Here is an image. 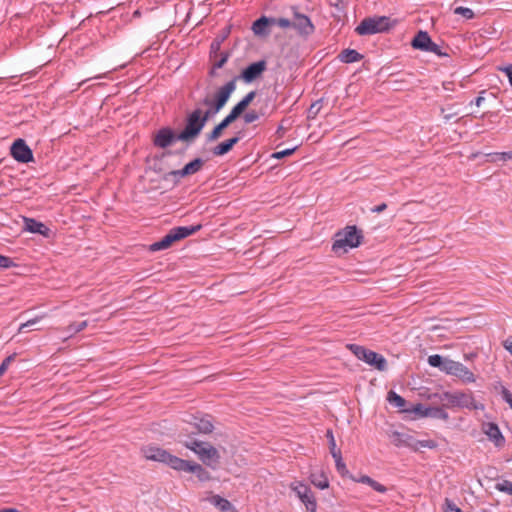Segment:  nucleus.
I'll return each mask as SVG.
<instances>
[{
  "label": "nucleus",
  "mask_w": 512,
  "mask_h": 512,
  "mask_svg": "<svg viewBox=\"0 0 512 512\" xmlns=\"http://www.w3.org/2000/svg\"><path fill=\"white\" fill-rule=\"evenodd\" d=\"M296 149H297V147H293V148H288V149H285V150H282V151L274 152L271 155V157L274 158V159H282L284 157L292 155L295 152Z\"/></svg>",
  "instance_id": "45"
},
{
  "label": "nucleus",
  "mask_w": 512,
  "mask_h": 512,
  "mask_svg": "<svg viewBox=\"0 0 512 512\" xmlns=\"http://www.w3.org/2000/svg\"><path fill=\"white\" fill-rule=\"evenodd\" d=\"M13 266H15V263L10 257L0 254V268L7 269Z\"/></svg>",
  "instance_id": "50"
},
{
  "label": "nucleus",
  "mask_w": 512,
  "mask_h": 512,
  "mask_svg": "<svg viewBox=\"0 0 512 512\" xmlns=\"http://www.w3.org/2000/svg\"><path fill=\"white\" fill-rule=\"evenodd\" d=\"M243 119L246 124L253 123L259 119V113L255 110H250L244 114Z\"/></svg>",
  "instance_id": "47"
},
{
  "label": "nucleus",
  "mask_w": 512,
  "mask_h": 512,
  "mask_svg": "<svg viewBox=\"0 0 512 512\" xmlns=\"http://www.w3.org/2000/svg\"><path fill=\"white\" fill-rule=\"evenodd\" d=\"M286 130H287V128H286V127H284V125H283V124H280V125L277 127V130H276V133H275V134H276V136H277V138H278V139L283 138V137L285 136Z\"/></svg>",
  "instance_id": "55"
},
{
  "label": "nucleus",
  "mask_w": 512,
  "mask_h": 512,
  "mask_svg": "<svg viewBox=\"0 0 512 512\" xmlns=\"http://www.w3.org/2000/svg\"><path fill=\"white\" fill-rule=\"evenodd\" d=\"M256 97V91H250L247 93L229 112L230 117H233V119L237 120L243 112L246 110V108L250 105V103L254 100Z\"/></svg>",
  "instance_id": "22"
},
{
  "label": "nucleus",
  "mask_w": 512,
  "mask_h": 512,
  "mask_svg": "<svg viewBox=\"0 0 512 512\" xmlns=\"http://www.w3.org/2000/svg\"><path fill=\"white\" fill-rule=\"evenodd\" d=\"M235 121L236 120L228 114L209 133L206 134V142L211 143L218 140L222 136L223 131Z\"/></svg>",
  "instance_id": "19"
},
{
  "label": "nucleus",
  "mask_w": 512,
  "mask_h": 512,
  "mask_svg": "<svg viewBox=\"0 0 512 512\" xmlns=\"http://www.w3.org/2000/svg\"><path fill=\"white\" fill-rule=\"evenodd\" d=\"M485 91H482L478 97H476L473 101H471V104H475L477 107L481 106L482 103L485 101V98L482 96Z\"/></svg>",
  "instance_id": "57"
},
{
  "label": "nucleus",
  "mask_w": 512,
  "mask_h": 512,
  "mask_svg": "<svg viewBox=\"0 0 512 512\" xmlns=\"http://www.w3.org/2000/svg\"><path fill=\"white\" fill-rule=\"evenodd\" d=\"M176 141H181L179 133H176L174 129L169 126L161 127L157 130L152 139L153 145L160 149H167Z\"/></svg>",
  "instance_id": "10"
},
{
  "label": "nucleus",
  "mask_w": 512,
  "mask_h": 512,
  "mask_svg": "<svg viewBox=\"0 0 512 512\" xmlns=\"http://www.w3.org/2000/svg\"><path fill=\"white\" fill-rule=\"evenodd\" d=\"M431 43H432V39L429 36L428 32L420 30L417 32V34L414 36L413 40L411 41V46L414 49L426 52V51H428Z\"/></svg>",
  "instance_id": "23"
},
{
  "label": "nucleus",
  "mask_w": 512,
  "mask_h": 512,
  "mask_svg": "<svg viewBox=\"0 0 512 512\" xmlns=\"http://www.w3.org/2000/svg\"><path fill=\"white\" fill-rule=\"evenodd\" d=\"M387 208V204L386 203H381L377 206H374L373 208H371V212L372 213H381L383 212L384 210H386Z\"/></svg>",
  "instance_id": "56"
},
{
  "label": "nucleus",
  "mask_w": 512,
  "mask_h": 512,
  "mask_svg": "<svg viewBox=\"0 0 512 512\" xmlns=\"http://www.w3.org/2000/svg\"><path fill=\"white\" fill-rule=\"evenodd\" d=\"M444 512H463L452 500L445 499Z\"/></svg>",
  "instance_id": "46"
},
{
  "label": "nucleus",
  "mask_w": 512,
  "mask_h": 512,
  "mask_svg": "<svg viewBox=\"0 0 512 512\" xmlns=\"http://www.w3.org/2000/svg\"><path fill=\"white\" fill-rule=\"evenodd\" d=\"M207 444L208 443H206V442H201V441H198V440H191L190 442H187L185 444V446L188 449H190V450H192L193 452L196 453V451L204 449Z\"/></svg>",
  "instance_id": "43"
},
{
  "label": "nucleus",
  "mask_w": 512,
  "mask_h": 512,
  "mask_svg": "<svg viewBox=\"0 0 512 512\" xmlns=\"http://www.w3.org/2000/svg\"><path fill=\"white\" fill-rule=\"evenodd\" d=\"M505 349L512 355V341H505L504 342Z\"/></svg>",
  "instance_id": "61"
},
{
  "label": "nucleus",
  "mask_w": 512,
  "mask_h": 512,
  "mask_svg": "<svg viewBox=\"0 0 512 512\" xmlns=\"http://www.w3.org/2000/svg\"><path fill=\"white\" fill-rule=\"evenodd\" d=\"M142 453L147 460L157 461L164 464L170 454L167 450L153 445L143 447Z\"/></svg>",
  "instance_id": "18"
},
{
  "label": "nucleus",
  "mask_w": 512,
  "mask_h": 512,
  "mask_svg": "<svg viewBox=\"0 0 512 512\" xmlns=\"http://www.w3.org/2000/svg\"><path fill=\"white\" fill-rule=\"evenodd\" d=\"M210 503L219 508L221 512H227L232 508V504L219 495H213L209 499Z\"/></svg>",
  "instance_id": "30"
},
{
  "label": "nucleus",
  "mask_w": 512,
  "mask_h": 512,
  "mask_svg": "<svg viewBox=\"0 0 512 512\" xmlns=\"http://www.w3.org/2000/svg\"><path fill=\"white\" fill-rule=\"evenodd\" d=\"M483 433L489 438L490 441L498 448L505 444V438L500 431L498 425L494 422H486L482 424Z\"/></svg>",
  "instance_id": "15"
},
{
  "label": "nucleus",
  "mask_w": 512,
  "mask_h": 512,
  "mask_svg": "<svg viewBox=\"0 0 512 512\" xmlns=\"http://www.w3.org/2000/svg\"><path fill=\"white\" fill-rule=\"evenodd\" d=\"M501 395L503 400L509 404L510 408L512 409V393L505 387H502Z\"/></svg>",
  "instance_id": "53"
},
{
  "label": "nucleus",
  "mask_w": 512,
  "mask_h": 512,
  "mask_svg": "<svg viewBox=\"0 0 512 512\" xmlns=\"http://www.w3.org/2000/svg\"><path fill=\"white\" fill-rule=\"evenodd\" d=\"M273 25H277L283 29L293 27V21H290L287 18H274Z\"/></svg>",
  "instance_id": "48"
},
{
  "label": "nucleus",
  "mask_w": 512,
  "mask_h": 512,
  "mask_svg": "<svg viewBox=\"0 0 512 512\" xmlns=\"http://www.w3.org/2000/svg\"><path fill=\"white\" fill-rule=\"evenodd\" d=\"M322 102H323V99H318L310 105V107L307 111L308 119H315L317 117L320 110L322 109Z\"/></svg>",
  "instance_id": "36"
},
{
  "label": "nucleus",
  "mask_w": 512,
  "mask_h": 512,
  "mask_svg": "<svg viewBox=\"0 0 512 512\" xmlns=\"http://www.w3.org/2000/svg\"><path fill=\"white\" fill-rule=\"evenodd\" d=\"M293 28L303 37H308L315 31V26L311 19L307 15L299 12L294 13Z\"/></svg>",
  "instance_id": "13"
},
{
  "label": "nucleus",
  "mask_w": 512,
  "mask_h": 512,
  "mask_svg": "<svg viewBox=\"0 0 512 512\" xmlns=\"http://www.w3.org/2000/svg\"><path fill=\"white\" fill-rule=\"evenodd\" d=\"M230 57L229 52H221L218 59L214 62L213 68H222Z\"/></svg>",
  "instance_id": "44"
},
{
  "label": "nucleus",
  "mask_w": 512,
  "mask_h": 512,
  "mask_svg": "<svg viewBox=\"0 0 512 512\" xmlns=\"http://www.w3.org/2000/svg\"><path fill=\"white\" fill-rule=\"evenodd\" d=\"M24 229L30 233L40 234L45 238H50L52 235L50 228L34 218L24 217Z\"/></svg>",
  "instance_id": "17"
},
{
  "label": "nucleus",
  "mask_w": 512,
  "mask_h": 512,
  "mask_svg": "<svg viewBox=\"0 0 512 512\" xmlns=\"http://www.w3.org/2000/svg\"><path fill=\"white\" fill-rule=\"evenodd\" d=\"M187 472L195 474L201 482L208 481L211 478L210 473L198 463L190 462Z\"/></svg>",
  "instance_id": "27"
},
{
  "label": "nucleus",
  "mask_w": 512,
  "mask_h": 512,
  "mask_svg": "<svg viewBox=\"0 0 512 512\" xmlns=\"http://www.w3.org/2000/svg\"><path fill=\"white\" fill-rule=\"evenodd\" d=\"M347 347L359 360L364 361L375 369L379 371L387 369V360L381 354L358 344H349Z\"/></svg>",
  "instance_id": "9"
},
{
  "label": "nucleus",
  "mask_w": 512,
  "mask_h": 512,
  "mask_svg": "<svg viewBox=\"0 0 512 512\" xmlns=\"http://www.w3.org/2000/svg\"><path fill=\"white\" fill-rule=\"evenodd\" d=\"M495 489L512 496V482L509 480H502L495 484Z\"/></svg>",
  "instance_id": "40"
},
{
  "label": "nucleus",
  "mask_w": 512,
  "mask_h": 512,
  "mask_svg": "<svg viewBox=\"0 0 512 512\" xmlns=\"http://www.w3.org/2000/svg\"><path fill=\"white\" fill-rule=\"evenodd\" d=\"M16 354L9 355L6 357L0 365V375H3L11 362L14 361Z\"/></svg>",
  "instance_id": "49"
},
{
  "label": "nucleus",
  "mask_w": 512,
  "mask_h": 512,
  "mask_svg": "<svg viewBox=\"0 0 512 512\" xmlns=\"http://www.w3.org/2000/svg\"><path fill=\"white\" fill-rule=\"evenodd\" d=\"M11 156L19 163H29L34 160L33 152L24 139H16L10 147Z\"/></svg>",
  "instance_id": "12"
},
{
  "label": "nucleus",
  "mask_w": 512,
  "mask_h": 512,
  "mask_svg": "<svg viewBox=\"0 0 512 512\" xmlns=\"http://www.w3.org/2000/svg\"><path fill=\"white\" fill-rule=\"evenodd\" d=\"M196 454L200 457L204 464L212 468H215L220 460V454L218 450L209 443L205 446L204 449L196 451Z\"/></svg>",
  "instance_id": "16"
},
{
  "label": "nucleus",
  "mask_w": 512,
  "mask_h": 512,
  "mask_svg": "<svg viewBox=\"0 0 512 512\" xmlns=\"http://www.w3.org/2000/svg\"><path fill=\"white\" fill-rule=\"evenodd\" d=\"M348 0H334V2L331 3L332 6H334L338 13H344L345 7Z\"/></svg>",
  "instance_id": "52"
},
{
  "label": "nucleus",
  "mask_w": 512,
  "mask_h": 512,
  "mask_svg": "<svg viewBox=\"0 0 512 512\" xmlns=\"http://www.w3.org/2000/svg\"><path fill=\"white\" fill-rule=\"evenodd\" d=\"M455 115H456V113H449V114H446V115H444V119H445V120H450V119H451L453 116H455Z\"/></svg>",
  "instance_id": "64"
},
{
  "label": "nucleus",
  "mask_w": 512,
  "mask_h": 512,
  "mask_svg": "<svg viewBox=\"0 0 512 512\" xmlns=\"http://www.w3.org/2000/svg\"><path fill=\"white\" fill-rule=\"evenodd\" d=\"M202 228L201 224L192 226H178L172 228L161 240L149 246V251L156 252L170 248L175 242L195 234Z\"/></svg>",
  "instance_id": "5"
},
{
  "label": "nucleus",
  "mask_w": 512,
  "mask_h": 512,
  "mask_svg": "<svg viewBox=\"0 0 512 512\" xmlns=\"http://www.w3.org/2000/svg\"><path fill=\"white\" fill-rule=\"evenodd\" d=\"M394 25L395 21H392L386 16L368 17L360 22L355 31L361 36L373 35L376 33L386 32Z\"/></svg>",
  "instance_id": "7"
},
{
  "label": "nucleus",
  "mask_w": 512,
  "mask_h": 512,
  "mask_svg": "<svg viewBox=\"0 0 512 512\" xmlns=\"http://www.w3.org/2000/svg\"><path fill=\"white\" fill-rule=\"evenodd\" d=\"M387 399L390 402V404L400 408L401 411H403V412L408 411V408H406L407 401L402 396L398 395L396 392H394V391L388 392Z\"/></svg>",
  "instance_id": "29"
},
{
  "label": "nucleus",
  "mask_w": 512,
  "mask_h": 512,
  "mask_svg": "<svg viewBox=\"0 0 512 512\" xmlns=\"http://www.w3.org/2000/svg\"><path fill=\"white\" fill-rule=\"evenodd\" d=\"M237 79L238 77H234L232 80L218 88L213 96L206 95L200 101L201 105L207 107V109L203 111L205 116L211 119L225 107L232 93L236 89Z\"/></svg>",
  "instance_id": "2"
},
{
  "label": "nucleus",
  "mask_w": 512,
  "mask_h": 512,
  "mask_svg": "<svg viewBox=\"0 0 512 512\" xmlns=\"http://www.w3.org/2000/svg\"><path fill=\"white\" fill-rule=\"evenodd\" d=\"M184 177H186V175L184 173V169L182 168L179 170H172V171L165 173L163 175L162 179L164 181L172 180L174 185H178L180 183V180Z\"/></svg>",
  "instance_id": "32"
},
{
  "label": "nucleus",
  "mask_w": 512,
  "mask_h": 512,
  "mask_svg": "<svg viewBox=\"0 0 512 512\" xmlns=\"http://www.w3.org/2000/svg\"><path fill=\"white\" fill-rule=\"evenodd\" d=\"M310 479L312 484L321 490L329 487L328 478L323 473L311 474Z\"/></svg>",
  "instance_id": "33"
},
{
  "label": "nucleus",
  "mask_w": 512,
  "mask_h": 512,
  "mask_svg": "<svg viewBox=\"0 0 512 512\" xmlns=\"http://www.w3.org/2000/svg\"><path fill=\"white\" fill-rule=\"evenodd\" d=\"M428 364L438 368L447 375H452L460 379L463 383L475 382V375L464 364L445 358L439 354L430 355L427 359Z\"/></svg>",
  "instance_id": "1"
},
{
  "label": "nucleus",
  "mask_w": 512,
  "mask_h": 512,
  "mask_svg": "<svg viewBox=\"0 0 512 512\" xmlns=\"http://www.w3.org/2000/svg\"><path fill=\"white\" fill-rule=\"evenodd\" d=\"M363 55L355 49H344L339 55L338 59L343 63H354L363 59Z\"/></svg>",
  "instance_id": "26"
},
{
  "label": "nucleus",
  "mask_w": 512,
  "mask_h": 512,
  "mask_svg": "<svg viewBox=\"0 0 512 512\" xmlns=\"http://www.w3.org/2000/svg\"><path fill=\"white\" fill-rule=\"evenodd\" d=\"M153 170L157 173H160L162 172V168L160 167V165H158L157 163H154L153 165Z\"/></svg>",
  "instance_id": "63"
},
{
  "label": "nucleus",
  "mask_w": 512,
  "mask_h": 512,
  "mask_svg": "<svg viewBox=\"0 0 512 512\" xmlns=\"http://www.w3.org/2000/svg\"><path fill=\"white\" fill-rule=\"evenodd\" d=\"M266 68H267V63L265 60L253 62L242 70L239 77L244 82L251 83L254 80H256L258 77H260L262 75V73L266 70Z\"/></svg>",
  "instance_id": "14"
},
{
  "label": "nucleus",
  "mask_w": 512,
  "mask_h": 512,
  "mask_svg": "<svg viewBox=\"0 0 512 512\" xmlns=\"http://www.w3.org/2000/svg\"><path fill=\"white\" fill-rule=\"evenodd\" d=\"M274 22L273 17L261 16L252 24V31L257 36H268L270 34L269 26Z\"/></svg>",
  "instance_id": "21"
},
{
  "label": "nucleus",
  "mask_w": 512,
  "mask_h": 512,
  "mask_svg": "<svg viewBox=\"0 0 512 512\" xmlns=\"http://www.w3.org/2000/svg\"><path fill=\"white\" fill-rule=\"evenodd\" d=\"M427 52L436 54L439 57L448 56V54L442 52L441 47L432 41Z\"/></svg>",
  "instance_id": "51"
},
{
  "label": "nucleus",
  "mask_w": 512,
  "mask_h": 512,
  "mask_svg": "<svg viewBox=\"0 0 512 512\" xmlns=\"http://www.w3.org/2000/svg\"><path fill=\"white\" fill-rule=\"evenodd\" d=\"M363 232L355 225H348L335 234L332 251L346 253L348 249L357 248L363 241Z\"/></svg>",
  "instance_id": "3"
},
{
  "label": "nucleus",
  "mask_w": 512,
  "mask_h": 512,
  "mask_svg": "<svg viewBox=\"0 0 512 512\" xmlns=\"http://www.w3.org/2000/svg\"><path fill=\"white\" fill-rule=\"evenodd\" d=\"M172 154H173L172 151L166 150V151L162 152V154L159 156L155 155L153 159H154V161H161L164 157L172 155Z\"/></svg>",
  "instance_id": "58"
},
{
  "label": "nucleus",
  "mask_w": 512,
  "mask_h": 512,
  "mask_svg": "<svg viewBox=\"0 0 512 512\" xmlns=\"http://www.w3.org/2000/svg\"><path fill=\"white\" fill-rule=\"evenodd\" d=\"M0 512H20V511L16 508H3V509H0Z\"/></svg>",
  "instance_id": "62"
},
{
  "label": "nucleus",
  "mask_w": 512,
  "mask_h": 512,
  "mask_svg": "<svg viewBox=\"0 0 512 512\" xmlns=\"http://www.w3.org/2000/svg\"><path fill=\"white\" fill-rule=\"evenodd\" d=\"M209 120L210 119L203 114L201 108H195L186 116L185 126L183 130L179 132L181 142H186L187 144L194 142Z\"/></svg>",
  "instance_id": "4"
},
{
  "label": "nucleus",
  "mask_w": 512,
  "mask_h": 512,
  "mask_svg": "<svg viewBox=\"0 0 512 512\" xmlns=\"http://www.w3.org/2000/svg\"><path fill=\"white\" fill-rule=\"evenodd\" d=\"M428 417L441 419L447 421L449 419L448 413L443 409V407H432L429 406Z\"/></svg>",
  "instance_id": "34"
},
{
  "label": "nucleus",
  "mask_w": 512,
  "mask_h": 512,
  "mask_svg": "<svg viewBox=\"0 0 512 512\" xmlns=\"http://www.w3.org/2000/svg\"><path fill=\"white\" fill-rule=\"evenodd\" d=\"M242 132H238L235 136L226 139L225 141L219 143L212 149V153L214 156H223L229 153L233 147L241 140Z\"/></svg>",
  "instance_id": "20"
},
{
  "label": "nucleus",
  "mask_w": 512,
  "mask_h": 512,
  "mask_svg": "<svg viewBox=\"0 0 512 512\" xmlns=\"http://www.w3.org/2000/svg\"><path fill=\"white\" fill-rule=\"evenodd\" d=\"M220 49V41H213L211 43V53H217Z\"/></svg>",
  "instance_id": "59"
},
{
  "label": "nucleus",
  "mask_w": 512,
  "mask_h": 512,
  "mask_svg": "<svg viewBox=\"0 0 512 512\" xmlns=\"http://www.w3.org/2000/svg\"><path fill=\"white\" fill-rule=\"evenodd\" d=\"M326 438L328 439L329 450L332 456H335L337 452H341L340 449H337L336 441L331 429L326 431Z\"/></svg>",
  "instance_id": "39"
},
{
  "label": "nucleus",
  "mask_w": 512,
  "mask_h": 512,
  "mask_svg": "<svg viewBox=\"0 0 512 512\" xmlns=\"http://www.w3.org/2000/svg\"><path fill=\"white\" fill-rule=\"evenodd\" d=\"M392 442L397 447H408L413 451H420L422 448L435 449L438 445L432 439L418 440L413 435L405 432L394 431L391 435Z\"/></svg>",
  "instance_id": "8"
},
{
  "label": "nucleus",
  "mask_w": 512,
  "mask_h": 512,
  "mask_svg": "<svg viewBox=\"0 0 512 512\" xmlns=\"http://www.w3.org/2000/svg\"><path fill=\"white\" fill-rule=\"evenodd\" d=\"M332 457L335 460V466H336L337 472L341 476H346L348 474V470L346 468V464L343 461L341 452H337V454L335 456H332Z\"/></svg>",
  "instance_id": "35"
},
{
  "label": "nucleus",
  "mask_w": 512,
  "mask_h": 512,
  "mask_svg": "<svg viewBox=\"0 0 512 512\" xmlns=\"http://www.w3.org/2000/svg\"><path fill=\"white\" fill-rule=\"evenodd\" d=\"M356 481L360 482V483H363V484L369 485L372 489H374L375 491H377L379 493H385L387 491V488L384 485H382L381 483L375 481L374 479H372L371 477H369L367 475L361 476Z\"/></svg>",
  "instance_id": "31"
},
{
  "label": "nucleus",
  "mask_w": 512,
  "mask_h": 512,
  "mask_svg": "<svg viewBox=\"0 0 512 512\" xmlns=\"http://www.w3.org/2000/svg\"><path fill=\"white\" fill-rule=\"evenodd\" d=\"M504 71L506 72V74H507V76H508V78H509V82H510V84H511V86H512V65L507 66V67L504 69Z\"/></svg>",
  "instance_id": "60"
},
{
  "label": "nucleus",
  "mask_w": 512,
  "mask_h": 512,
  "mask_svg": "<svg viewBox=\"0 0 512 512\" xmlns=\"http://www.w3.org/2000/svg\"><path fill=\"white\" fill-rule=\"evenodd\" d=\"M204 160L202 158H195L193 159L192 161H190L189 163H187L183 169H184V173L187 176L189 175H193V174H196L197 172H199L203 166H204Z\"/></svg>",
  "instance_id": "28"
},
{
  "label": "nucleus",
  "mask_w": 512,
  "mask_h": 512,
  "mask_svg": "<svg viewBox=\"0 0 512 512\" xmlns=\"http://www.w3.org/2000/svg\"><path fill=\"white\" fill-rule=\"evenodd\" d=\"M40 319L41 317H35L33 319L26 321L25 323H22L18 329V332H23L26 328H29L36 324Z\"/></svg>",
  "instance_id": "54"
},
{
  "label": "nucleus",
  "mask_w": 512,
  "mask_h": 512,
  "mask_svg": "<svg viewBox=\"0 0 512 512\" xmlns=\"http://www.w3.org/2000/svg\"><path fill=\"white\" fill-rule=\"evenodd\" d=\"M429 406H425L421 403L413 405L412 408H408L407 412H412L416 414L418 417H428Z\"/></svg>",
  "instance_id": "38"
},
{
  "label": "nucleus",
  "mask_w": 512,
  "mask_h": 512,
  "mask_svg": "<svg viewBox=\"0 0 512 512\" xmlns=\"http://www.w3.org/2000/svg\"><path fill=\"white\" fill-rule=\"evenodd\" d=\"M194 426L199 433L210 434L212 433L214 426L212 423V417L206 415L204 417H194Z\"/></svg>",
  "instance_id": "24"
},
{
  "label": "nucleus",
  "mask_w": 512,
  "mask_h": 512,
  "mask_svg": "<svg viewBox=\"0 0 512 512\" xmlns=\"http://www.w3.org/2000/svg\"><path fill=\"white\" fill-rule=\"evenodd\" d=\"M190 462L191 461L184 460L175 455L169 454L165 464L176 471L187 472Z\"/></svg>",
  "instance_id": "25"
},
{
  "label": "nucleus",
  "mask_w": 512,
  "mask_h": 512,
  "mask_svg": "<svg viewBox=\"0 0 512 512\" xmlns=\"http://www.w3.org/2000/svg\"><path fill=\"white\" fill-rule=\"evenodd\" d=\"M291 489L296 493L309 512H316V498L308 485L302 482H295L291 484Z\"/></svg>",
  "instance_id": "11"
},
{
  "label": "nucleus",
  "mask_w": 512,
  "mask_h": 512,
  "mask_svg": "<svg viewBox=\"0 0 512 512\" xmlns=\"http://www.w3.org/2000/svg\"><path fill=\"white\" fill-rule=\"evenodd\" d=\"M88 323L86 320L73 322L67 327V331L70 333V335H74L76 333H79L83 331L87 327Z\"/></svg>",
  "instance_id": "37"
},
{
  "label": "nucleus",
  "mask_w": 512,
  "mask_h": 512,
  "mask_svg": "<svg viewBox=\"0 0 512 512\" xmlns=\"http://www.w3.org/2000/svg\"><path fill=\"white\" fill-rule=\"evenodd\" d=\"M207 444L208 443H206V442H201V441H198V440H191L190 442H187L185 444V446L188 449H190V450H192L193 452L196 453V451L204 449Z\"/></svg>",
  "instance_id": "42"
},
{
  "label": "nucleus",
  "mask_w": 512,
  "mask_h": 512,
  "mask_svg": "<svg viewBox=\"0 0 512 512\" xmlns=\"http://www.w3.org/2000/svg\"><path fill=\"white\" fill-rule=\"evenodd\" d=\"M454 13L463 16L467 20L473 19L475 16L472 9L462 6L456 7Z\"/></svg>",
  "instance_id": "41"
},
{
  "label": "nucleus",
  "mask_w": 512,
  "mask_h": 512,
  "mask_svg": "<svg viewBox=\"0 0 512 512\" xmlns=\"http://www.w3.org/2000/svg\"><path fill=\"white\" fill-rule=\"evenodd\" d=\"M442 402H446L443 406L447 408H466L469 410L484 409L483 404L477 403L471 392H449L445 391L439 396Z\"/></svg>",
  "instance_id": "6"
}]
</instances>
